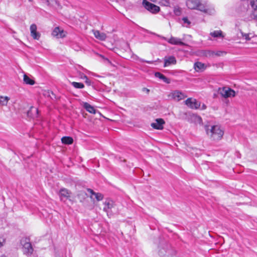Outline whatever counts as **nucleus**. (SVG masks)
I'll use <instances>...</instances> for the list:
<instances>
[{
	"label": "nucleus",
	"mask_w": 257,
	"mask_h": 257,
	"mask_svg": "<svg viewBox=\"0 0 257 257\" xmlns=\"http://www.w3.org/2000/svg\"><path fill=\"white\" fill-rule=\"evenodd\" d=\"M205 129L207 135L213 141L220 140L224 135L223 130L219 125H205Z\"/></svg>",
	"instance_id": "f257e3e1"
},
{
	"label": "nucleus",
	"mask_w": 257,
	"mask_h": 257,
	"mask_svg": "<svg viewBox=\"0 0 257 257\" xmlns=\"http://www.w3.org/2000/svg\"><path fill=\"white\" fill-rule=\"evenodd\" d=\"M159 255L161 257H173L176 255V250L168 243H162L159 246Z\"/></svg>",
	"instance_id": "f03ea898"
},
{
	"label": "nucleus",
	"mask_w": 257,
	"mask_h": 257,
	"mask_svg": "<svg viewBox=\"0 0 257 257\" xmlns=\"http://www.w3.org/2000/svg\"><path fill=\"white\" fill-rule=\"evenodd\" d=\"M186 4L189 9L198 10L204 13L207 12L205 6L201 3L200 0H187Z\"/></svg>",
	"instance_id": "7ed1b4c3"
},
{
	"label": "nucleus",
	"mask_w": 257,
	"mask_h": 257,
	"mask_svg": "<svg viewBox=\"0 0 257 257\" xmlns=\"http://www.w3.org/2000/svg\"><path fill=\"white\" fill-rule=\"evenodd\" d=\"M21 243L23 246V251L25 254H29L33 252V248L29 238H23L21 240Z\"/></svg>",
	"instance_id": "20e7f679"
},
{
	"label": "nucleus",
	"mask_w": 257,
	"mask_h": 257,
	"mask_svg": "<svg viewBox=\"0 0 257 257\" xmlns=\"http://www.w3.org/2000/svg\"><path fill=\"white\" fill-rule=\"evenodd\" d=\"M142 5L147 10L153 14H157L160 11V8L159 6L147 0H143Z\"/></svg>",
	"instance_id": "39448f33"
},
{
	"label": "nucleus",
	"mask_w": 257,
	"mask_h": 257,
	"mask_svg": "<svg viewBox=\"0 0 257 257\" xmlns=\"http://www.w3.org/2000/svg\"><path fill=\"white\" fill-rule=\"evenodd\" d=\"M219 93L224 98L234 97L235 95V91L229 87H223L219 89Z\"/></svg>",
	"instance_id": "423d86ee"
},
{
	"label": "nucleus",
	"mask_w": 257,
	"mask_h": 257,
	"mask_svg": "<svg viewBox=\"0 0 257 257\" xmlns=\"http://www.w3.org/2000/svg\"><path fill=\"white\" fill-rule=\"evenodd\" d=\"M58 195L61 201H65L68 199L70 200L71 192L66 188H62L60 189Z\"/></svg>",
	"instance_id": "0eeeda50"
},
{
	"label": "nucleus",
	"mask_w": 257,
	"mask_h": 257,
	"mask_svg": "<svg viewBox=\"0 0 257 257\" xmlns=\"http://www.w3.org/2000/svg\"><path fill=\"white\" fill-rule=\"evenodd\" d=\"M185 104L192 109H198L200 106V102L197 101L195 99L189 98L185 101Z\"/></svg>",
	"instance_id": "6e6552de"
},
{
	"label": "nucleus",
	"mask_w": 257,
	"mask_h": 257,
	"mask_svg": "<svg viewBox=\"0 0 257 257\" xmlns=\"http://www.w3.org/2000/svg\"><path fill=\"white\" fill-rule=\"evenodd\" d=\"M170 96H171L173 99L177 101L182 100L187 97L183 93L179 90L173 91L171 93Z\"/></svg>",
	"instance_id": "1a4fd4ad"
},
{
	"label": "nucleus",
	"mask_w": 257,
	"mask_h": 257,
	"mask_svg": "<svg viewBox=\"0 0 257 257\" xmlns=\"http://www.w3.org/2000/svg\"><path fill=\"white\" fill-rule=\"evenodd\" d=\"M164 39L167 41L168 42L172 45H180V46H186V44L183 42L179 38L171 37L170 39H167L164 37Z\"/></svg>",
	"instance_id": "9d476101"
},
{
	"label": "nucleus",
	"mask_w": 257,
	"mask_h": 257,
	"mask_svg": "<svg viewBox=\"0 0 257 257\" xmlns=\"http://www.w3.org/2000/svg\"><path fill=\"white\" fill-rule=\"evenodd\" d=\"M31 35L35 40H38L41 36V34L37 31V27L36 24H33L30 26Z\"/></svg>",
	"instance_id": "9b49d317"
},
{
	"label": "nucleus",
	"mask_w": 257,
	"mask_h": 257,
	"mask_svg": "<svg viewBox=\"0 0 257 257\" xmlns=\"http://www.w3.org/2000/svg\"><path fill=\"white\" fill-rule=\"evenodd\" d=\"M165 123V121L162 118H157L156 119L155 122L151 123V126L157 130H162L163 128V125Z\"/></svg>",
	"instance_id": "f8f14e48"
},
{
	"label": "nucleus",
	"mask_w": 257,
	"mask_h": 257,
	"mask_svg": "<svg viewBox=\"0 0 257 257\" xmlns=\"http://www.w3.org/2000/svg\"><path fill=\"white\" fill-rule=\"evenodd\" d=\"M176 63V59L174 56H171L164 58V67H166L172 64Z\"/></svg>",
	"instance_id": "ddd939ff"
},
{
	"label": "nucleus",
	"mask_w": 257,
	"mask_h": 257,
	"mask_svg": "<svg viewBox=\"0 0 257 257\" xmlns=\"http://www.w3.org/2000/svg\"><path fill=\"white\" fill-rule=\"evenodd\" d=\"M104 205L103 211L108 215L109 211L114 207V202L111 200H107L104 202Z\"/></svg>",
	"instance_id": "4468645a"
},
{
	"label": "nucleus",
	"mask_w": 257,
	"mask_h": 257,
	"mask_svg": "<svg viewBox=\"0 0 257 257\" xmlns=\"http://www.w3.org/2000/svg\"><path fill=\"white\" fill-rule=\"evenodd\" d=\"M52 35L57 38H63L65 34L63 30H60L59 27H56L52 33Z\"/></svg>",
	"instance_id": "2eb2a0df"
},
{
	"label": "nucleus",
	"mask_w": 257,
	"mask_h": 257,
	"mask_svg": "<svg viewBox=\"0 0 257 257\" xmlns=\"http://www.w3.org/2000/svg\"><path fill=\"white\" fill-rule=\"evenodd\" d=\"M206 67L205 64L200 62H195L194 64V68L197 72L203 71L206 69Z\"/></svg>",
	"instance_id": "dca6fc26"
},
{
	"label": "nucleus",
	"mask_w": 257,
	"mask_h": 257,
	"mask_svg": "<svg viewBox=\"0 0 257 257\" xmlns=\"http://www.w3.org/2000/svg\"><path fill=\"white\" fill-rule=\"evenodd\" d=\"M93 33L95 37L101 41H104L106 38V35L103 33H101L98 30H93Z\"/></svg>",
	"instance_id": "f3484780"
},
{
	"label": "nucleus",
	"mask_w": 257,
	"mask_h": 257,
	"mask_svg": "<svg viewBox=\"0 0 257 257\" xmlns=\"http://www.w3.org/2000/svg\"><path fill=\"white\" fill-rule=\"evenodd\" d=\"M250 5L252 8V16L254 19L257 20V0H252Z\"/></svg>",
	"instance_id": "a211bd4d"
},
{
	"label": "nucleus",
	"mask_w": 257,
	"mask_h": 257,
	"mask_svg": "<svg viewBox=\"0 0 257 257\" xmlns=\"http://www.w3.org/2000/svg\"><path fill=\"white\" fill-rule=\"evenodd\" d=\"M213 51L201 50L199 52V55L201 57L213 58Z\"/></svg>",
	"instance_id": "6ab92c4d"
},
{
	"label": "nucleus",
	"mask_w": 257,
	"mask_h": 257,
	"mask_svg": "<svg viewBox=\"0 0 257 257\" xmlns=\"http://www.w3.org/2000/svg\"><path fill=\"white\" fill-rule=\"evenodd\" d=\"M38 114V109L34 106L31 107L30 110L28 111V115L32 117H37Z\"/></svg>",
	"instance_id": "aec40b11"
},
{
	"label": "nucleus",
	"mask_w": 257,
	"mask_h": 257,
	"mask_svg": "<svg viewBox=\"0 0 257 257\" xmlns=\"http://www.w3.org/2000/svg\"><path fill=\"white\" fill-rule=\"evenodd\" d=\"M44 3L47 4L49 6L54 8H57L59 6V4L57 0H41Z\"/></svg>",
	"instance_id": "412c9836"
},
{
	"label": "nucleus",
	"mask_w": 257,
	"mask_h": 257,
	"mask_svg": "<svg viewBox=\"0 0 257 257\" xmlns=\"http://www.w3.org/2000/svg\"><path fill=\"white\" fill-rule=\"evenodd\" d=\"M83 107L88 112L91 113L95 114L96 113V109L94 107L87 102L84 103Z\"/></svg>",
	"instance_id": "4be33fe9"
},
{
	"label": "nucleus",
	"mask_w": 257,
	"mask_h": 257,
	"mask_svg": "<svg viewBox=\"0 0 257 257\" xmlns=\"http://www.w3.org/2000/svg\"><path fill=\"white\" fill-rule=\"evenodd\" d=\"M62 143L65 145H70L73 142V139L70 137H63L61 139Z\"/></svg>",
	"instance_id": "5701e85b"
},
{
	"label": "nucleus",
	"mask_w": 257,
	"mask_h": 257,
	"mask_svg": "<svg viewBox=\"0 0 257 257\" xmlns=\"http://www.w3.org/2000/svg\"><path fill=\"white\" fill-rule=\"evenodd\" d=\"M88 191H89L91 194L94 195L97 201H100L102 200L103 196L102 194L99 193H95L91 189H88Z\"/></svg>",
	"instance_id": "b1692460"
},
{
	"label": "nucleus",
	"mask_w": 257,
	"mask_h": 257,
	"mask_svg": "<svg viewBox=\"0 0 257 257\" xmlns=\"http://www.w3.org/2000/svg\"><path fill=\"white\" fill-rule=\"evenodd\" d=\"M155 76L156 77H158L160 79L163 80L165 82L167 83H170V81L169 80V79L165 75H164L163 74L160 72H156L155 74Z\"/></svg>",
	"instance_id": "393cba45"
},
{
	"label": "nucleus",
	"mask_w": 257,
	"mask_h": 257,
	"mask_svg": "<svg viewBox=\"0 0 257 257\" xmlns=\"http://www.w3.org/2000/svg\"><path fill=\"white\" fill-rule=\"evenodd\" d=\"M10 99L8 96H0V105L2 106H6L8 101Z\"/></svg>",
	"instance_id": "a878e982"
},
{
	"label": "nucleus",
	"mask_w": 257,
	"mask_h": 257,
	"mask_svg": "<svg viewBox=\"0 0 257 257\" xmlns=\"http://www.w3.org/2000/svg\"><path fill=\"white\" fill-rule=\"evenodd\" d=\"M210 35L214 38H218V37L223 38L224 37L222 32L220 30L214 31L212 32H211Z\"/></svg>",
	"instance_id": "bb28decb"
},
{
	"label": "nucleus",
	"mask_w": 257,
	"mask_h": 257,
	"mask_svg": "<svg viewBox=\"0 0 257 257\" xmlns=\"http://www.w3.org/2000/svg\"><path fill=\"white\" fill-rule=\"evenodd\" d=\"M24 81L26 84L32 85L35 84V81L31 79L26 74H24Z\"/></svg>",
	"instance_id": "cd10ccee"
},
{
	"label": "nucleus",
	"mask_w": 257,
	"mask_h": 257,
	"mask_svg": "<svg viewBox=\"0 0 257 257\" xmlns=\"http://www.w3.org/2000/svg\"><path fill=\"white\" fill-rule=\"evenodd\" d=\"M71 84L74 87L76 88H83L84 87V85L83 83L79 82H72Z\"/></svg>",
	"instance_id": "c85d7f7f"
},
{
	"label": "nucleus",
	"mask_w": 257,
	"mask_h": 257,
	"mask_svg": "<svg viewBox=\"0 0 257 257\" xmlns=\"http://www.w3.org/2000/svg\"><path fill=\"white\" fill-rule=\"evenodd\" d=\"M159 3L164 6L169 7L170 6L169 0H159Z\"/></svg>",
	"instance_id": "c756f323"
},
{
	"label": "nucleus",
	"mask_w": 257,
	"mask_h": 257,
	"mask_svg": "<svg viewBox=\"0 0 257 257\" xmlns=\"http://www.w3.org/2000/svg\"><path fill=\"white\" fill-rule=\"evenodd\" d=\"M174 13L176 16H180L181 14V9L179 7H176L174 9Z\"/></svg>",
	"instance_id": "7c9ffc66"
},
{
	"label": "nucleus",
	"mask_w": 257,
	"mask_h": 257,
	"mask_svg": "<svg viewBox=\"0 0 257 257\" xmlns=\"http://www.w3.org/2000/svg\"><path fill=\"white\" fill-rule=\"evenodd\" d=\"M223 53H224L223 52L220 51H216V52L213 51L214 54H213V57H214L215 56H220Z\"/></svg>",
	"instance_id": "2f4dec72"
},
{
	"label": "nucleus",
	"mask_w": 257,
	"mask_h": 257,
	"mask_svg": "<svg viewBox=\"0 0 257 257\" xmlns=\"http://www.w3.org/2000/svg\"><path fill=\"white\" fill-rule=\"evenodd\" d=\"M182 21H183L184 23V24H187V26H189L190 24V22L188 20V18L187 17H184L183 19H182Z\"/></svg>",
	"instance_id": "473e14b6"
},
{
	"label": "nucleus",
	"mask_w": 257,
	"mask_h": 257,
	"mask_svg": "<svg viewBox=\"0 0 257 257\" xmlns=\"http://www.w3.org/2000/svg\"><path fill=\"white\" fill-rule=\"evenodd\" d=\"M100 56L103 59V60H104V61L105 62H106L107 63L109 64H111V62L110 61V60L104 57L103 56L101 55H100Z\"/></svg>",
	"instance_id": "72a5a7b5"
},
{
	"label": "nucleus",
	"mask_w": 257,
	"mask_h": 257,
	"mask_svg": "<svg viewBox=\"0 0 257 257\" xmlns=\"http://www.w3.org/2000/svg\"><path fill=\"white\" fill-rule=\"evenodd\" d=\"M241 35L243 37H244L245 39L246 40H249L250 38L249 37V34H243V33H241Z\"/></svg>",
	"instance_id": "f704fd0d"
},
{
	"label": "nucleus",
	"mask_w": 257,
	"mask_h": 257,
	"mask_svg": "<svg viewBox=\"0 0 257 257\" xmlns=\"http://www.w3.org/2000/svg\"><path fill=\"white\" fill-rule=\"evenodd\" d=\"M139 60L141 61V62H146L147 63H149V64H152L153 63V61H146L144 59H139Z\"/></svg>",
	"instance_id": "c9c22d12"
},
{
	"label": "nucleus",
	"mask_w": 257,
	"mask_h": 257,
	"mask_svg": "<svg viewBox=\"0 0 257 257\" xmlns=\"http://www.w3.org/2000/svg\"><path fill=\"white\" fill-rule=\"evenodd\" d=\"M79 196H82L83 197H85L86 196V194L83 191H80L78 194Z\"/></svg>",
	"instance_id": "e433bc0d"
},
{
	"label": "nucleus",
	"mask_w": 257,
	"mask_h": 257,
	"mask_svg": "<svg viewBox=\"0 0 257 257\" xmlns=\"http://www.w3.org/2000/svg\"><path fill=\"white\" fill-rule=\"evenodd\" d=\"M5 242V239L0 238V247L4 245V243Z\"/></svg>",
	"instance_id": "4c0bfd02"
},
{
	"label": "nucleus",
	"mask_w": 257,
	"mask_h": 257,
	"mask_svg": "<svg viewBox=\"0 0 257 257\" xmlns=\"http://www.w3.org/2000/svg\"><path fill=\"white\" fill-rule=\"evenodd\" d=\"M84 77L86 78V81H85V82L88 84V85L90 84V81L89 80H88L87 77L86 76H85Z\"/></svg>",
	"instance_id": "58836bf2"
},
{
	"label": "nucleus",
	"mask_w": 257,
	"mask_h": 257,
	"mask_svg": "<svg viewBox=\"0 0 257 257\" xmlns=\"http://www.w3.org/2000/svg\"><path fill=\"white\" fill-rule=\"evenodd\" d=\"M206 106L205 104H203L202 105L201 109H206Z\"/></svg>",
	"instance_id": "ea45409f"
},
{
	"label": "nucleus",
	"mask_w": 257,
	"mask_h": 257,
	"mask_svg": "<svg viewBox=\"0 0 257 257\" xmlns=\"http://www.w3.org/2000/svg\"><path fill=\"white\" fill-rule=\"evenodd\" d=\"M144 89L146 90V91H147V92H149L150 91L149 89H148L147 88H144Z\"/></svg>",
	"instance_id": "a19ab883"
},
{
	"label": "nucleus",
	"mask_w": 257,
	"mask_h": 257,
	"mask_svg": "<svg viewBox=\"0 0 257 257\" xmlns=\"http://www.w3.org/2000/svg\"><path fill=\"white\" fill-rule=\"evenodd\" d=\"M0 257H6V255H1Z\"/></svg>",
	"instance_id": "79ce46f5"
},
{
	"label": "nucleus",
	"mask_w": 257,
	"mask_h": 257,
	"mask_svg": "<svg viewBox=\"0 0 257 257\" xmlns=\"http://www.w3.org/2000/svg\"><path fill=\"white\" fill-rule=\"evenodd\" d=\"M30 2H33V0H28Z\"/></svg>",
	"instance_id": "37998d69"
}]
</instances>
